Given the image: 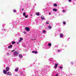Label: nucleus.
Returning a JSON list of instances; mask_svg holds the SVG:
<instances>
[{"label":"nucleus","mask_w":76,"mask_h":76,"mask_svg":"<svg viewBox=\"0 0 76 76\" xmlns=\"http://www.w3.org/2000/svg\"><path fill=\"white\" fill-rule=\"evenodd\" d=\"M58 52H60V50H58Z\"/></svg>","instance_id":"obj_42"},{"label":"nucleus","mask_w":76,"mask_h":76,"mask_svg":"<svg viewBox=\"0 0 76 76\" xmlns=\"http://www.w3.org/2000/svg\"><path fill=\"white\" fill-rule=\"evenodd\" d=\"M25 16V18H28V15H25V16Z\"/></svg>","instance_id":"obj_31"},{"label":"nucleus","mask_w":76,"mask_h":76,"mask_svg":"<svg viewBox=\"0 0 76 76\" xmlns=\"http://www.w3.org/2000/svg\"><path fill=\"white\" fill-rule=\"evenodd\" d=\"M49 15H51V13L49 12Z\"/></svg>","instance_id":"obj_45"},{"label":"nucleus","mask_w":76,"mask_h":76,"mask_svg":"<svg viewBox=\"0 0 76 76\" xmlns=\"http://www.w3.org/2000/svg\"><path fill=\"white\" fill-rule=\"evenodd\" d=\"M33 39V40H35V39H36V38H34V39Z\"/></svg>","instance_id":"obj_41"},{"label":"nucleus","mask_w":76,"mask_h":76,"mask_svg":"<svg viewBox=\"0 0 76 76\" xmlns=\"http://www.w3.org/2000/svg\"><path fill=\"white\" fill-rule=\"evenodd\" d=\"M58 63L55 64L53 68L54 69H56L57 68V66H58Z\"/></svg>","instance_id":"obj_2"},{"label":"nucleus","mask_w":76,"mask_h":76,"mask_svg":"<svg viewBox=\"0 0 76 76\" xmlns=\"http://www.w3.org/2000/svg\"><path fill=\"white\" fill-rule=\"evenodd\" d=\"M43 33L44 34V33H45V30H43Z\"/></svg>","instance_id":"obj_30"},{"label":"nucleus","mask_w":76,"mask_h":76,"mask_svg":"<svg viewBox=\"0 0 76 76\" xmlns=\"http://www.w3.org/2000/svg\"><path fill=\"white\" fill-rule=\"evenodd\" d=\"M7 75H9V76H12V73H10V72H8L7 73Z\"/></svg>","instance_id":"obj_8"},{"label":"nucleus","mask_w":76,"mask_h":76,"mask_svg":"<svg viewBox=\"0 0 76 76\" xmlns=\"http://www.w3.org/2000/svg\"><path fill=\"white\" fill-rule=\"evenodd\" d=\"M53 6H54L55 7H57V5L56 3H55L53 4Z\"/></svg>","instance_id":"obj_15"},{"label":"nucleus","mask_w":76,"mask_h":76,"mask_svg":"<svg viewBox=\"0 0 76 76\" xmlns=\"http://www.w3.org/2000/svg\"><path fill=\"white\" fill-rule=\"evenodd\" d=\"M34 71L35 72V73L36 75H38V74H39V71H38V70H34Z\"/></svg>","instance_id":"obj_5"},{"label":"nucleus","mask_w":76,"mask_h":76,"mask_svg":"<svg viewBox=\"0 0 76 76\" xmlns=\"http://www.w3.org/2000/svg\"><path fill=\"white\" fill-rule=\"evenodd\" d=\"M41 73L42 74H44V73H45V69H43L41 71Z\"/></svg>","instance_id":"obj_6"},{"label":"nucleus","mask_w":76,"mask_h":76,"mask_svg":"<svg viewBox=\"0 0 76 76\" xmlns=\"http://www.w3.org/2000/svg\"><path fill=\"white\" fill-rule=\"evenodd\" d=\"M68 1L69 2H71L72 1V0H68Z\"/></svg>","instance_id":"obj_33"},{"label":"nucleus","mask_w":76,"mask_h":76,"mask_svg":"<svg viewBox=\"0 0 76 76\" xmlns=\"http://www.w3.org/2000/svg\"><path fill=\"white\" fill-rule=\"evenodd\" d=\"M13 54L14 56L15 57H17V56L19 55V52H18L17 51H15L13 52Z\"/></svg>","instance_id":"obj_1"},{"label":"nucleus","mask_w":76,"mask_h":76,"mask_svg":"<svg viewBox=\"0 0 76 76\" xmlns=\"http://www.w3.org/2000/svg\"><path fill=\"white\" fill-rule=\"evenodd\" d=\"M15 76H18V75H15Z\"/></svg>","instance_id":"obj_47"},{"label":"nucleus","mask_w":76,"mask_h":76,"mask_svg":"<svg viewBox=\"0 0 76 76\" xmlns=\"http://www.w3.org/2000/svg\"><path fill=\"white\" fill-rule=\"evenodd\" d=\"M31 16H32V15H31Z\"/></svg>","instance_id":"obj_52"},{"label":"nucleus","mask_w":76,"mask_h":76,"mask_svg":"<svg viewBox=\"0 0 76 76\" xmlns=\"http://www.w3.org/2000/svg\"><path fill=\"white\" fill-rule=\"evenodd\" d=\"M7 71L6 70L4 69L3 71V73L4 74H6V73H7Z\"/></svg>","instance_id":"obj_9"},{"label":"nucleus","mask_w":76,"mask_h":76,"mask_svg":"<svg viewBox=\"0 0 76 76\" xmlns=\"http://www.w3.org/2000/svg\"><path fill=\"white\" fill-rule=\"evenodd\" d=\"M3 25H2V26H3Z\"/></svg>","instance_id":"obj_53"},{"label":"nucleus","mask_w":76,"mask_h":76,"mask_svg":"<svg viewBox=\"0 0 76 76\" xmlns=\"http://www.w3.org/2000/svg\"><path fill=\"white\" fill-rule=\"evenodd\" d=\"M13 12H14V13H16V10H14Z\"/></svg>","instance_id":"obj_24"},{"label":"nucleus","mask_w":76,"mask_h":76,"mask_svg":"<svg viewBox=\"0 0 76 76\" xmlns=\"http://www.w3.org/2000/svg\"><path fill=\"white\" fill-rule=\"evenodd\" d=\"M18 70H19V68L17 67L16 68V69H15V71L16 72H17L18 71Z\"/></svg>","instance_id":"obj_12"},{"label":"nucleus","mask_w":76,"mask_h":76,"mask_svg":"<svg viewBox=\"0 0 76 76\" xmlns=\"http://www.w3.org/2000/svg\"><path fill=\"white\" fill-rule=\"evenodd\" d=\"M71 64H73V62H71Z\"/></svg>","instance_id":"obj_39"},{"label":"nucleus","mask_w":76,"mask_h":76,"mask_svg":"<svg viewBox=\"0 0 76 76\" xmlns=\"http://www.w3.org/2000/svg\"><path fill=\"white\" fill-rule=\"evenodd\" d=\"M69 39H70V38H68V39H67L68 41H69Z\"/></svg>","instance_id":"obj_35"},{"label":"nucleus","mask_w":76,"mask_h":76,"mask_svg":"<svg viewBox=\"0 0 76 76\" xmlns=\"http://www.w3.org/2000/svg\"><path fill=\"white\" fill-rule=\"evenodd\" d=\"M21 42V40L20 39L19 40V42Z\"/></svg>","instance_id":"obj_43"},{"label":"nucleus","mask_w":76,"mask_h":76,"mask_svg":"<svg viewBox=\"0 0 76 76\" xmlns=\"http://www.w3.org/2000/svg\"><path fill=\"white\" fill-rule=\"evenodd\" d=\"M58 31H59V32H60V31H59V30H58Z\"/></svg>","instance_id":"obj_51"},{"label":"nucleus","mask_w":76,"mask_h":76,"mask_svg":"<svg viewBox=\"0 0 76 76\" xmlns=\"http://www.w3.org/2000/svg\"><path fill=\"white\" fill-rule=\"evenodd\" d=\"M25 75V72H23L22 73H21L20 74V76H24Z\"/></svg>","instance_id":"obj_4"},{"label":"nucleus","mask_w":76,"mask_h":76,"mask_svg":"<svg viewBox=\"0 0 76 76\" xmlns=\"http://www.w3.org/2000/svg\"><path fill=\"white\" fill-rule=\"evenodd\" d=\"M37 53L38 52H37V51H32V53H34V54H37Z\"/></svg>","instance_id":"obj_10"},{"label":"nucleus","mask_w":76,"mask_h":76,"mask_svg":"<svg viewBox=\"0 0 76 76\" xmlns=\"http://www.w3.org/2000/svg\"><path fill=\"white\" fill-rule=\"evenodd\" d=\"M39 14H40V13L39 12H37V13H36V15H37V16H39Z\"/></svg>","instance_id":"obj_18"},{"label":"nucleus","mask_w":76,"mask_h":76,"mask_svg":"<svg viewBox=\"0 0 76 76\" xmlns=\"http://www.w3.org/2000/svg\"><path fill=\"white\" fill-rule=\"evenodd\" d=\"M10 53H7V56H10Z\"/></svg>","instance_id":"obj_29"},{"label":"nucleus","mask_w":76,"mask_h":76,"mask_svg":"<svg viewBox=\"0 0 76 76\" xmlns=\"http://www.w3.org/2000/svg\"><path fill=\"white\" fill-rule=\"evenodd\" d=\"M20 39L22 41V40H23V38H20Z\"/></svg>","instance_id":"obj_32"},{"label":"nucleus","mask_w":76,"mask_h":76,"mask_svg":"<svg viewBox=\"0 0 76 76\" xmlns=\"http://www.w3.org/2000/svg\"><path fill=\"white\" fill-rule=\"evenodd\" d=\"M6 70L7 72L9 71V70H10V69H9V67H7L6 68Z\"/></svg>","instance_id":"obj_7"},{"label":"nucleus","mask_w":76,"mask_h":76,"mask_svg":"<svg viewBox=\"0 0 76 76\" xmlns=\"http://www.w3.org/2000/svg\"><path fill=\"white\" fill-rule=\"evenodd\" d=\"M23 10H24L23 8V9H22V11H23Z\"/></svg>","instance_id":"obj_46"},{"label":"nucleus","mask_w":76,"mask_h":76,"mask_svg":"<svg viewBox=\"0 0 76 76\" xmlns=\"http://www.w3.org/2000/svg\"><path fill=\"white\" fill-rule=\"evenodd\" d=\"M16 43L15 42H12V44H15Z\"/></svg>","instance_id":"obj_23"},{"label":"nucleus","mask_w":76,"mask_h":76,"mask_svg":"<svg viewBox=\"0 0 76 76\" xmlns=\"http://www.w3.org/2000/svg\"><path fill=\"white\" fill-rule=\"evenodd\" d=\"M46 23H47V24H49V21H46Z\"/></svg>","instance_id":"obj_27"},{"label":"nucleus","mask_w":76,"mask_h":76,"mask_svg":"<svg viewBox=\"0 0 76 76\" xmlns=\"http://www.w3.org/2000/svg\"><path fill=\"white\" fill-rule=\"evenodd\" d=\"M5 50H7V49H5Z\"/></svg>","instance_id":"obj_49"},{"label":"nucleus","mask_w":76,"mask_h":76,"mask_svg":"<svg viewBox=\"0 0 76 76\" xmlns=\"http://www.w3.org/2000/svg\"><path fill=\"white\" fill-rule=\"evenodd\" d=\"M48 28L49 29H51V28H52V27H51V26H48Z\"/></svg>","instance_id":"obj_21"},{"label":"nucleus","mask_w":76,"mask_h":76,"mask_svg":"<svg viewBox=\"0 0 76 76\" xmlns=\"http://www.w3.org/2000/svg\"><path fill=\"white\" fill-rule=\"evenodd\" d=\"M60 69H63V67L61 66H60L59 67Z\"/></svg>","instance_id":"obj_28"},{"label":"nucleus","mask_w":76,"mask_h":76,"mask_svg":"<svg viewBox=\"0 0 76 76\" xmlns=\"http://www.w3.org/2000/svg\"><path fill=\"white\" fill-rule=\"evenodd\" d=\"M25 29L27 31H30V28H29L28 27H26L25 28Z\"/></svg>","instance_id":"obj_3"},{"label":"nucleus","mask_w":76,"mask_h":76,"mask_svg":"<svg viewBox=\"0 0 76 76\" xmlns=\"http://www.w3.org/2000/svg\"><path fill=\"white\" fill-rule=\"evenodd\" d=\"M23 15V16H25L26 15V12H24Z\"/></svg>","instance_id":"obj_22"},{"label":"nucleus","mask_w":76,"mask_h":76,"mask_svg":"<svg viewBox=\"0 0 76 76\" xmlns=\"http://www.w3.org/2000/svg\"><path fill=\"white\" fill-rule=\"evenodd\" d=\"M53 60V58H50L49 60L48 61H51Z\"/></svg>","instance_id":"obj_13"},{"label":"nucleus","mask_w":76,"mask_h":76,"mask_svg":"<svg viewBox=\"0 0 76 76\" xmlns=\"http://www.w3.org/2000/svg\"><path fill=\"white\" fill-rule=\"evenodd\" d=\"M60 38H63V34L62 33H61L60 34Z\"/></svg>","instance_id":"obj_11"},{"label":"nucleus","mask_w":76,"mask_h":76,"mask_svg":"<svg viewBox=\"0 0 76 76\" xmlns=\"http://www.w3.org/2000/svg\"><path fill=\"white\" fill-rule=\"evenodd\" d=\"M63 25H66V22H65V21L63 22Z\"/></svg>","instance_id":"obj_26"},{"label":"nucleus","mask_w":76,"mask_h":76,"mask_svg":"<svg viewBox=\"0 0 76 76\" xmlns=\"http://www.w3.org/2000/svg\"><path fill=\"white\" fill-rule=\"evenodd\" d=\"M15 51V50H12V51H11V52H13V51Z\"/></svg>","instance_id":"obj_40"},{"label":"nucleus","mask_w":76,"mask_h":76,"mask_svg":"<svg viewBox=\"0 0 76 76\" xmlns=\"http://www.w3.org/2000/svg\"><path fill=\"white\" fill-rule=\"evenodd\" d=\"M19 57H20V58H22V57H23V56H22V55L21 54H20L19 55Z\"/></svg>","instance_id":"obj_17"},{"label":"nucleus","mask_w":76,"mask_h":76,"mask_svg":"<svg viewBox=\"0 0 76 76\" xmlns=\"http://www.w3.org/2000/svg\"><path fill=\"white\" fill-rule=\"evenodd\" d=\"M63 12H66V10H63Z\"/></svg>","instance_id":"obj_34"},{"label":"nucleus","mask_w":76,"mask_h":76,"mask_svg":"<svg viewBox=\"0 0 76 76\" xmlns=\"http://www.w3.org/2000/svg\"><path fill=\"white\" fill-rule=\"evenodd\" d=\"M4 47H5V46H4Z\"/></svg>","instance_id":"obj_54"},{"label":"nucleus","mask_w":76,"mask_h":76,"mask_svg":"<svg viewBox=\"0 0 76 76\" xmlns=\"http://www.w3.org/2000/svg\"><path fill=\"white\" fill-rule=\"evenodd\" d=\"M44 10V9H43V10Z\"/></svg>","instance_id":"obj_50"},{"label":"nucleus","mask_w":76,"mask_h":76,"mask_svg":"<svg viewBox=\"0 0 76 76\" xmlns=\"http://www.w3.org/2000/svg\"><path fill=\"white\" fill-rule=\"evenodd\" d=\"M48 45L49 47H51V43H49L48 44Z\"/></svg>","instance_id":"obj_20"},{"label":"nucleus","mask_w":76,"mask_h":76,"mask_svg":"<svg viewBox=\"0 0 76 76\" xmlns=\"http://www.w3.org/2000/svg\"><path fill=\"white\" fill-rule=\"evenodd\" d=\"M17 44H19V42H17Z\"/></svg>","instance_id":"obj_38"},{"label":"nucleus","mask_w":76,"mask_h":76,"mask_svg":"<svg viewBox=\"0 0 76 76\" xmlns=\"http://www.w3.org/2000/svg\"><path fill=\"white\" fill-rule=\"evenodd\" d=\"M23 33L24 34H26V32L25 31H24Z\"/></svg>","instance_id":"obj_36"},{"label":"nucleus","mask_w":76,"mask_h":76,"mask_svg":"<svg viewBox=\"0 0 76 76\" xmlns=\"http://www.w3.org/2000/svg\"><path fill=\"white\" fill-rule=\"evenodd\" d=\"M50 25H51V26H53V24L52 23H50Z\"/></svg>","instance_id":"obj_25"},{"label":"nucleus","mask_w":76,"mask_h":76,"mask_svg":"<svg viewBox=\"0 0 76 76\" xmlns=\"http://www.w3.org/2000/svg\"><path fill=\"white\" fill-rule=\"evenodd\" d=\"M12 47V45H11L10 46H9L8 47V48H11Z\"/></svg>","instance_id":"obj_14"},{"label":"nucleus","mask_w":76,"mask_h":76,"mask_svg":"<svg viewBox=\"0 0 76 76\" xmlns=\"http://www.w3.org/2000/svg\"><path fill=\"white\" fill-rule=\"evenodd\" d=\"M6 30H7L6 29H4V31H6Z\"/></svg>","instance_id":"obj_37"},{"label":"nucleus","mask_w":76,"mask_h":76,"mask_svg":"<svg viewBox=\"0 0 76 76\" xmlns=\"http://www.w3.org/2000/svg\"><path fill=\"white\" fill-rule=\"evenodd\" d=\"M34 5L35 6H37V4L36 3L34 4Z\"/></svg>","instance_id":"obj_44"},{"label":"nucleus","mask_w":76,"mask_h":76,"mask_svg":"<svg viewBox=\"0 0 76 76\" xmlns=\"http://www.w3.org/2000/svg\"><path fill=\"white\" fill-rule=\"evenodd\" d=\"M41 18L42 20H43L44 19V16H41Z\"/></svg>","instance_id":"obj_19"},{"label":"nucleus","mask_w":76,"mask_h":76,"mask_svg":"<svg viewBox=\"0 0 76 76\" xmlns=\"http://www.w3.org/2000/svg\"><path fill=\"white\" fill-rule=\"evenodd\" d=\"M59 16H60V15H61V14H59Z\"/></svg>","instance_id":"obj_48"},{"label":"nucleus","mask_w":76,"mask_h":76,"mask_svg":"<svg viewBox=\"0 0 76 76\" xmlns=\"http://www.w3.org/2000/svg\"><path fill=\"white\" fill-rule=\"evenodd\" d=\"M53 11H54L55 12H57V10L56 9L53 8Z\"/></svg>","instance_id":"obj_16"}]
</instances>
